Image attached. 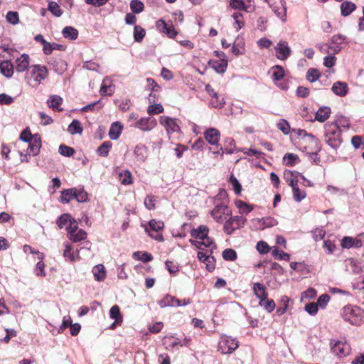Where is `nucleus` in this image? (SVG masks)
Listing matches in <instances>:
<instances>
[{"instance_id": "1", "label": "nucleus", "mask_w": 364, "mask_h": 364, "mask_svg": "<svg viewBox=\"0 0 364 364\" xmlns=\"http://www.w3.org/2000/svg\"><path fill=\"white\" fill-rule=\"evenodd\" d=\"M297 144L300 150L310 155H317L321 150L320 141L311 134H307L304 129L297 132Z\"/></svg>"}, {"instance_id": "2", "label": "nucleus", "mask_w": 364, "mask_h": 364, "mask_svg": "<svg viewBox=\"0 0 364 364\" xmlns=\"http://www.w3.org/2000/svg\"><path fill=\"white\" fill-rule=\"evenodd\" d=\"M323 140L332 149L340 147L343 139L338 122H328L324 124Z\"/></svg>"}, {"instance_id": "3", "label": "nucleus", "mask_w": 364, "mask_h": 364, "mask_svg": "<svg viewBox=\"0 0 364 364\" xmlns=\"http://www.w3.org/2000/svg\"><path fill=\"white\" fill-rule=\"evenodd\" d=\"M48 76V70L45 65H32L25 74V80L32 86L39 85Z\"/></svg>"}, {"instance_id": "4", "label": "nucleus", "mask_w": 364, "mask_h": 364, "mask_svg": "<svg viewBox=\"0 0 364 364\" xmlns=\"http://www.w3.org/2000/svg\"><path fill=\"white\" fill-rule=\"evenodd\" d=\"M342 317L352 325L360 326L364 322V311L358 306H346L342 310Z\"/></svg>"}, {"instance_id": "5", "label": "nucleus", "mask_w": 364, "mask_h": 364, "mask_svg": "<svg viewBox=\"0 0 364 364\" xmlns=\"http://www.w3.org/2000/svg\"><path fill=\"white\" fill-rule=\"evenodd\" d=\"M208 232L209 229L205 225H200L198 228L193 229L191 231V237L199 239L200 241L191 239V244L199 249H201V245H204L206 247H210V245L213 244V241L208 236Z\"/></svg>"}, {"instance_id": "6", "label": "nucleus", "mask_w": 364, "mask_h": 364, "mask_svg": "<svg viewBox=\"0 0 364 364\" xmlns=\"http://www.w3.org/2000/svg\"><path fill=\"white\" fill-rule=\"evenodd\" d=\"M246 222V218L242 216H229L225 220L223 230L227 235H232L236 230L242 228Z\"/></svg>"}, {"instance_id": "7", "label": "nucleus", "mask_w": 364, "mask_h": 364, "mask_svg": "<svg viewBox=\"0 0 364 364\" xmlns=\"http://www.w3.org/2000/svg\"><path fill=\"white\" fill-rule=\"evenodd\" d=\"M210 215L217 223H222L232 215V210L228 205L220 203L215 205Z\"/></svg>"}, {"instance_id": "8", "label": "nucleus", "mask_w": 364, "mask_h": 364, "mask_svg": "<svg viewBox=\"0 0 364 364\" xmlns=\"http://www.w3.org/2000/svg\"><path fill=\"white\" fill-rule=\"evenodd\" d=\"M156 29L161 33L166 34L169 38H176L178 31L176 30L172 22L166 23L164 19H159L156 22Z\"/></svg>"}, {"instance_id": "9", "label": "nucleus", "mask_w": 364, "mask_h": 364, "mask_svg": "<svg viewBox=\"0 0 364 364\" xmlns=\"http://www.w3.org/2000/svg\"><path fill=\"white\" fill-rule=\"evenodd\" d=\"M351 348L346 341H335L331 342V351L338 358H344L350 353Z\"/></svg>"}, {"instance_id": "10", "label": "nucleus", "mask_w": 364, "mask_h": 364, "mask_svg": "<svg viewBox=\"0 0 364 364\" xmlns=\"http://www.w3.org/2000/svg\"><path fill=\"white\" fill-rule=\"evenodd\" d=\"M238 347L237 341L228 336H222L219 342V350L223 354L231 353Z\"/></svg>"}, {"instance_id": "11", "label": "nucleus", "mask_w": 364, "mask_h": 364, "mask_svg": "<svg viewBox=\"0 0 364 364\" xmlns=\"http://www.w3.org/2000/svg\"><path fill=\"white\" fill-rule=\"evenodd\" d=\"M159 122L163 125L168 134L180 131V127L177 122L176 119H173L167 116H161L159 117Z\"/></svg>"}, {"instance_id": "12", "label": "nucleus", "mask_w": 364, "mask_h": 364, "mask_svg": "<svg viewBox=\"0 0 364 364\" xmlns=\"http://www.w3.org/2000/svg\"><path fill=\"white\" fill-rule=\"evenodd\" d=\"M276 57L281 60H287L291 55V50L285 41H279L275 46Z\"/></svg>"}, {"instance_id": "13", "label": "nucleus", "mask_w": 364, "mask_h": 364, "mask_svg": "<svg viewBox=\"0 0 364 364\" xmlns=\"http://www.w3.org/2000/svg\"><path fill=\"white\" fill-rule=\"evenodd\" d=\"M205 91L211 97L210 105L214 108H222L225 102L223 98H220L218 92H216L210 84L205 85Z\"/></svg>"}, {"instance_id": "14", "label": "nucleus", "mask_w": 364, "mask_h": 364, "mask_svg": "<svg viewBox=\"0 0 364 364\" xmlns=\"http://www.w3.org/2000/svg\"><path fill=\"white\" fill-rule=\"evenodd\" d=\"M31 58L28 54H22L20 57L17 58L15 60L14 68L17 73H23L30 68Z\"/></svg>"}, {"instance_id": "15", "label": "nucleus", "mask_w": 364, "mask_h": 364, "mask_svg": "<svg viewBox=\"0 0 364 364\" xmlns=\"http://www.w3.org/2000/svg\"><path fill=\"white\" fill-rule=\"evenodd\" d=\"M157 125L156 119L152 117L141 118L136 123V127L144 131L149 132L152 130Z\"/></svg>"}, {"instance_id": "16", "label": "nucleus", "mask_w": 364, "mask_h": 364, "mask_svg": "<svg viewBox=\"0 0 364 364\" xmlns=\"http://www.w3.org/2000/svg\"><path fill=\"white\" fill-rule=\"evenodd\" d=\"M220 133L215 128H208L204 132L205 139L212 145H218L220 140Z\"/></svg>"}, {"instance_id": "17", "label": "nucleus", "mask_w": 364, "mask_h": 364, "mask_svg": "<svg viewBox=\"0 0 364 364\" xmlns=\"http://www.w3.org/2000/svg\"><path fill=\"white\" fill-rule=\"evenodd\" d=\"M28 143L29 144L27 149V153L28 154H32L33 156L38 155L41 147V138L38 136V134H35L34 139Z\"/></svg>"}, {"instance_id": "18", "label": "nucleus", "mask_w": 364, "mask_h": 364, "mask_svg": "<svg viewBox=\"0 0 364 364\" xmlns=\"http://www.w3.org/2000/svg\"><path fill=\"white\" fill-rule=\"evenodd\" d=\"M331 90L335 95L340 97H344L348 92V87L347 83L337 81L333 83Z\"/></svg>"}, {"instance_id": "19", "label": "nucleus", "mask_w": 364, "mask_h": 364, "mask_svg": "<svg viewBox=\"0 0 364 364\" xmlns=\"http://www.w3.org/2000/svg\"><path fill=\"white\" fill-rule=\"evenodd\" d=\"M208 65L218 73H224L228 67V60L226 59L210 60L208 61Z\"/></svg>"}, {"instance_id": "20", "label": "nucleus", "mask_w": 364, "mask_h": 364, "mask_svg": "<svg viewBox=\"0 0 364 364\" xmlns=\"http://www.w3.org/2000/svg\"><path fill=\"white\" fill-rule=\"evenodd\" d=\"M298 176H301V173L296 171H285L284 172V178L287 184L291 188L298 185Z\"/></svg>"}, {"instance_id": "21", "label": "nucleus", "mask_w": 364, "mask_h": 364, "mask_svg": "<svg viewBox=\"0 0 364 364\" xmlns=\"http://www.w3.org/2000/svg\"><path fill=\"white\" fill-rule=\"evenodd\" d=\"M253 291L255 296L259 299V301L267 299L268 294L266 287L261 283H255L253 286Z\"/></svg>"}, {"instance_id": "22", "label": "nucleus", "mask_w": 364, "mask_h": 364, "mask_svg": "<svg viewBox=\"0 0 364 364\" xmlns=\"http://www.w3.org/2000/svg\"><path fill=\"white\" fill-rule=\"evenodd\" d=\"M134 154L139 161H145L148 156L147 148L144 144H138L135 146Z\"/></svg>"}, {"instance_id": "23", "label": "nucleus", "mask_w": 364, "mask_h": 364, "mask_svg": "<svg viewBox=\"0 0 364 364\" xmlns=\"http://www.w3.org/2000/svg\"><path fill=\"white\" fill-rule=\"evenodd\" d=\"M1 73L6 77H12L14 71V65L9 60H4L0 63Z\"/></svg>"}, {"instance_id": "24", "label": "nucleus", "mask_w": 364, "mask_h": 364, "mask_svg": "<svg viewBox=\"0 0 364 364\" xmlns=\"http://www.w3.org/2000/svg\"><path fill=\"white\" fill-rule=\"evenodd\" d=\"M122 132V126L119 122L112 124L109 130V136L112 140H117L120 136Z\"/></svg>"}, {"instance_id": "25", "label": "nucleus", "mask_w": 364, "mask_h": 364, "mask_svg": "<svg viewBox=\"0 0 364 364\" xmlns=\"http://www.w3.org/2000/svg\"><path fill=\"white\" fill-rule=\"evenodd\" d=\"M159 305L161 307H166L168 306H180L182 304H181V300L176 299L171 295H166L164 296L160 301Z\"/></svg>"}, {"instance_id": "26", "label": "nucleus", "mask_w": 364, "mask_h": 364, "mask_svg": "<svg viewBox=\"0 0 364 364\" xmlns=\"http://www.w3.org/2000/svg\"><path fill=\"white\" fill-rule=\"evenodd\" d=\"M331 114V108L328 107H320L316 113L315 119L319 122H324Z\"/></svg>"}, {"instance_id": "27", "label": "nucleus", "mask_w": 364, "mask_h": 364, "mask_svg": "<svg viewBox=\"0 0 364 364\" xmlns=\"http://www.w3.org/2000/svg\"><path fill=\"white\" fill-rule=\"evenodd\" d=\"M95 279L98 282L104 281L106 277V269L103 264H100L92 269Z\"/></svg>"}, {"instance_id": "28", "label": "nucleus", "mask_w": 364, "mask_h": 364, "mask_svg": "<svg viewBox=\"0 0 364 364\" xmlns=\"http://www.w3.org/2000/svg\"><path fill=\"white\" fill-rule=\"evenodd\" d=\"M63 103V98L58 95H51L48 100L47 104L50 108L54 110L62 111L60 105Z\"/></svg>"}, {"instance_id": "29", "label": "nucleus", "mask_w": 364, "mask_h": 364, "mask_svg": "<svg viewBox=\"0 0 364 364\" xmlns=\"http://www.w3.org/2000/svg\"><path fill=\"white\" fill-rule=\"evenodd\" d=\"M163 343L166 346L167 349H173L176 346H182L180 340L173 336H165L163 339Z\"/></svg>"}, {"instance_id": "30", "label": "nucleus", "mask_w": 364, "mask_h": 364, "mask_svg": "<svg viewBox=\"0 0 364 364\" xmlns=\"http://www.w3.org/2000/svg\"><path fill=\"white\" fill-rule=\"evenodd\" d=\"M68 237L73 242H78L86 239L87 232L84 230L78 229L75 230V231H72Z\"/></svg>"}, {"instance_id": "31", "label": "nucleus", "mask_w": 364, "mask_h": 364, "mask_svg": "<svg viewBox=\"0 0 364 364\" xmlns=\"http://www.w3.org/2000/svg\"><path fill=\"white\" fill-rule=\"evenodd\" d=\"M356 9V6L351 1H344L341 5V15L343 16H349Z\"/></svg>"}, {"instance_id": "32", "label": "nucleus", "mask_w": 364, "mask_h": 364, "mask_svg": "<svg viewBox=\"0 0 364 364\" xmlns=\"http://www.w3.org/2000/svg\"><path fill=\"white\" fill-rule=\"evenodd\" d=\"M75 188L63 190L61 193L60 202L68 203L73 199H75Z\"/></svg>"}, {"instance_id": "33", "label": "nucleus", "mask_w": 364, "mask_h": 364, "mask_svg": "<svg viewBox=\"0 0 364 364\" xmlns=\"http://www.w3.org/2000/svg\"><path fill=\"white\" fill-rule=\"evenodd\" d=\"M62 34L65 38L75 40L78 37V31L72 26H66L62 31Z\"/></svg>"}, {"instance_id": "34", "label": "nucleus", "mask_w": 364, "mask_h": 364, "mask_svg": "<svg viewBox=\"0 0 364 364\" xmlns=\"http://www.w3.org/2000/svg\"><path fill=\"white\" fill-rule=\"evenodd\" d=\"M109 317L112 319L116 320V323H122L123 316L121 314L119 306L114 305L109 310Z\"/></svg>"}, {"instance_id": "35", "label": "nucleus", "mask_w": 364, "mask_h": 364, "mask_svg": "<svg viewBox=\"0 0 364 364\" xmlns=\"http://www.w3.org/2000/svg\"><path fill=\"white\" fill-rule=\"evenodd\" d=\"M112 147V144L109 141H104L97 149V154L102 157L108 156L110 149Z\"/></svg>"}, {"instance_id": "36", "label": "nucleus", "mask_w": 364, "mask_h": 364, "mask_svg": "<svg viewBox=\"0 0 364 364\" xmlns=\"http://www.w3.org/2000/svg\"><path fill=\"white\" fill-rule=\"evenodd\" d=\"M346 37L343 35H334L331 38V43L335 44V46L331 47L333 51L338 53L341 50V45L344 43Z\"/></svg>"}, {"instance_id": "37", "label": "nucleus", "mask_w": 364, "mask_h": 364, "mask_svg": "<svg viewBox=\"0 0 364 364\" xmlns=\"http://www.w3.org/2000/svg\"><path fill=\"white\" fill-rule=\"evenodd\" d=\"M68 132L72 134H82L83 129L81 123L77 119H73L68 128Z\"/></svg>"}, {"instance_id": "38", "label": "nucleus", "mask_w": 364, "mask_h": 364, "mask_svg": "<svg viewBox=\"0 0 364 364\" xmlns=\"http://www.w3.org/2000/svg\"><path fill=\"white\" fill-rule=\"evenodd\" d=\"M118 178L123 185H130L133 183L132 173L127 170L120 172Z\"/></svg>"}, {"instance_id": "39", "label": "nucleus", "mask_w": 364, "mask_h": 364, "mask_svg": "<svg viewBox=\"0 0 364 364\" xmlns=\"http://www.w3.org/2000/svg\"><path fill=\"white\" fill-rule=\"evenodd\" d=\"M53 68L55 73L63 74L67 70V63L61 58L53 61Z\"/></svg>"}, {"instance_id": "40", "label": "nucleus", "mask_w": 364, "mask_h": 364, "mask_svg": "<svg viewBox=\"0 0 364 364\" xmlns=\"http://www.w3.org/2000/svg\"><path fill=\"white\" fill-rule=\"evenodd\" d=\"M299 160V156L293 153H287L283 157L284 164L288 166H293Z\"/></svg>"}, {"instance_id": "41", "label": "nucleus", "mask_w": 364, "mask_h": 364, "mask_svg": "<svg viewBox=\"0 0 364 364\" xmlns=\"http://www.w3.org/2000/svg\"><path fill=\"white\" fill-rule=\"evenodd\" d=\"M133 257L135 259L142 261L143 262H149L153 259V256L147 252H135Z\"/></svg>"}, {"instance_id": "42", "label": "nucleus", "mask_w": 364, "mask_h": 364, "mask_svg": "<svg viewBox=\"0 0 364 364\" xmlns=\"http://www.w3.org/2000/svg\"><path fill=\"white\" fill-rule=\"evenodd\" d=\"M321 73L316 68H309L306 73V78L310 82L318 80L321 77Z\"/></svg>"}, {"instance_id": "43", "label": "nucleus", "mask_w": 364, "mask_h": 364, "mask_svg": "<svg viewBox=\"0 0 364 364\" xmlns=\"http://www.w3.org/2000/svg\"><path fill=\"white\" fill-rule=\"evenodd\" d=\"M232 18L235 20L234 27L236 31H240L245 25L243 15L240 12H235L232 14Z\"/></svg>"}, {"instance_id": "44", "label": "nucleus", "mask_w": 364, "mask_h": 364, "mask_svg": "<svg viewBox=\"0 0 364 364\" xmlns=\"http://www.w3.org/2000/svg\"><path fill=\"white\" fill-rule=\"evenodd\" d=\"M235 205L241 213L248 214L253 210V207L245 202L238 200L235 201Z\"/></svg>"}, {"instance_id": "45", "label": "nucleus", "mask_w": 364, "mask_h": 364, "mask_svg": "<svg viewBox=\"0 0 364 364\" xmlns=\"http://www.w3.org/2000/svg\"><path fill=\"white\" fill-rule=\"evenodd\" d=\"M292 192H293L294 199L297 202H300L301 200L304 199L306 196V191L301 190L299 188L298 185L292 187Z\"/></svg>"}, {"instance_id": "46", "label": "nucleus", "mask_w": 364, "mask_h": 364, "mask_svg": "<svg viewBox=\"0 0 364 364\" xmlns=\"http://www.w3.org/2000/svg\"><path fill=\"white\" fill-rule=\"evenodd\" d=\"M48 9L51 12V14L56 16L60 17L63 14V11L60 9V6L54 1H50L48 4Z\"/></svg>"}, {"instance_id": "47", "label": "nucleus", "mask_w": 364, "mask_h": 364, "mask_svg": "<svg viewBox=\"0 0 364 364\" xmlns=\"http://www.w3.org/2000/svg\"><path fill=\"white\" fill-rule=\"evenodd\" d=\"M146 90L153 92H159L161 87L153 78L149 77L146 79Z\"/></svg>"}, {"instance_id": "48", "label": "nucleus", "mask_w": 364, "mask_h": 364, "mask_svg": "<svg viewBox=\"0 0 364 364\" xmlns=\"http://www.w3.org/2000/svg\"><path fill=\"white\" fill-rule=\"evenodd\" d=\"M146 34L145 30L139 26H135L134 29V38L136 42H141Z\"/></svg>"}, {"instance_id": "49", "label": "nucleus", "mask_w": 364, "mask_h": 364, "mask_svg": "<svg viewBox=\"0 0 364 364\" xmlns=\"http://www.w3.org/2000/svg\"><path fill=\"white\" fill-rule=\"evenodd\" d=\"M273 74L272 77L274 80H280L284 76V68L280 65H275L272 68Z\"/></svg>"}, {"instance_id": "50", "label": "nucleus", "mask_w": 364, "mask_h": 364, "mask_svg": "<svg viewBox=\"0 0 364 364\" xmlns=\"http://www.w3.org/2000/svg\"><path fill=\"white\" fill-rule=\"evenodd\" d=\"M164 110V107L161 104L151 105L147 108V112L149 115L163 113Z\"/></svg>"}, {"instance_id": "51", "label": "nucleus", "mask_w": 364, "mask_h": 364, "mask_svg": "<svg viewBox=\"0 0 364 364\" xmlns=\"http://www.w3.org/2000/svg\"><path fill=\"white\" fill-rule=\"evenodd\" d=\"M130 8L133 13L139 14L144 9V4L139 0H132L130 3Z\"/></svg>"}, {"instance_id": "52", "label": "nucleus", "mask_w": 364, "mask_h": 364, "mask_svg": "<svg viewBox=\"0 0 364 364\" xmlns=\"http://www.w3.org/2000/svg\"><path fill=\"white\" fill-rule=\"evenodd\" d=\"M71 215L68 213L61 215L56 220V223L60 229L64 228L70 220Z\"/></svg>"}, {"instance_id": "53", "label": "nucleus", "mask_w": 364, "mask_h": 364, "mask_svg": "<svg viewBox=\"0 0 364 364\" xmlns=\"http://www.w3.org/2000/svg\"><path fill=\"white\" fill-rule=\"evenodd\" d=\"M75 151L73 147L66 146L65 144H60L59 146V153L65 156H72L75 154Z\"/></svg>"}, {"instance_id": "54", "label": "nucleus", "mask_w": 364, "mask_h": 364, "mask_svg": "<svg viewBox=\"0 0 364 364\" xmlns=\"http://www.w3.org/2000/svg\"><path fill=\"white\" fill-rule=\"evenodd\" d=\"M272 255L280 260L289 261L290 259V255L288 253L281 251L277 247L272 250Z\"/></svg>"}, {"instance_id": "55", "label": "nucleus", "mask_w": 364, "mask_h": 364, "mask_svg": "<svg viewBox=\"0 0 364 364\" xmlns=\"http://www.w3.org/2000/svg\"><path fill=\"white\" fill-rule=\"evenodd\" d=\"M34 136L35 135L31 134L29 127H26L21 132L20 139L24 142H29L34 139Z\"/></svg>"}, {"instance_id": "56", "label": "nucleus", "mask_w": 364, "mask_h": 364, "mask_svg": "<svg viewBox=\"0 0 364 364\" xmlns=\"http://www.w3.org/2000/svg\"><path fill=\"white\" fill-rule=\"evenodd\" d=\"M223 257L227 261H235L237 259V253L232 249H225L223 252Z\"/></svg>"}, {"instance_id": "57", "label": "nucleus", "mask_w": 364, "mask_h": 364, "mask_svg": "<svg viewBox=\"0 0 364 364\" xmlns=\"http://www.w3.org/2000/svg\"><path fill=\"white\" fill-rule=\"evenodd\" d=\"M230 6L233 9L247 11V6L242 0H230Z\"/></svg>"}, {"instance_id": "58", "label": "nucleus", "mask_w": 364, "mask_h": 364, "mask_svg": "<svg viewBox=\"0 0 364 364\" xmlns=\"http://www.w3.org/2000/svg\"><path fill=\"white\" fill-rule=\"evenodd\" d=\"M75 199L80 203L86 202L88 199L87 193L82 189L75 188Z\"/></svg>"}, {"instance_id": "59", "label": "nucleus", "mask_w": 364, "mask_h": 364, "mask_svg": "<svg viewBox=\"0 0 364 364\" xmlns=\"http://www.w3.org/2000/svg\"><path fill=\"white\" fill-rule=\"evenodd\" d=\"M149 225L151 228V230L159 232V230H161L164 228V224L161 220H156L154 219H152L149 221Z\"/></svg>"}, {"instance_id": "60", "label": "nucleus", "mask_w": 364, "mask_h": 364, "mask_svg": "<svg viewBox=\"0 0 364 364\" xmlns=\"http://www.w3.org/2000/svg\"><path fill=\"white\" fill-rule=\"evenodd\" d=\"M259 304L262 306L268 312H272L275 308V303L272 299H265L262 302L259 301Z\"/></svg>"}, {"instance_id": "61", "label": "nucleus", "mask_w": 364, "mask_h": 364, "mask_svg": "<svg viewBox=\"0 0 364 364\" xmlns=\"http://www.w3.org/2000/svg\"><path fill=\"white\" fill-rule=\"evenodd\" d=\"M230 183L233 186V190L235 192L237 195H240L242 191V186L240 183V182L237 181V179L233 176L231 175L229 179Z\"/></svg>"}, {"instance_id": "62", "label": "nucleus", "mask_w": 364, "mask_h": 364, "mask_svg": "<svg viewBox=\"0 0 364 364\" xmlns=\"http://www.w3.org/2000/svg\"><path fill=\"white\" fill-rule=\"evenodd\" d=\"M43 259H39V261L37 262L36 265V274L37 276L39 277H45L46 272H45V263L43 261Z\"/></svg>"}, {"instance_id": "63", "label": "nucleus", "mask_w": 364, "mask_h": 364, "mask_svg": "<svg viewBox=\"0 0 364 364\" xmlns=\"http://www.w3.org/2000/svg\"><path fill=\"white\" fill-rule=\"evenodd\" d=\"M277 127L279 130H281L284 134H288L290 132V125L288 122L285 119H281L277 123Z\"/></svg>"}, {"instance_id": "64", "label": "nucleus", "mask_w": 364, "mask_h": 364, "mask_svg": "<svg viewBox=\"0 0 364 364\" xmlns=\"http://www.w3.org/2000/svg\"><path fill=\"white\" fill-rule=\"evenodd\" d=\"M329 300L330 296L327 294H323L318 297L316 304L321 309H324L328 303Z\"/></svg>"}]
</instances>
